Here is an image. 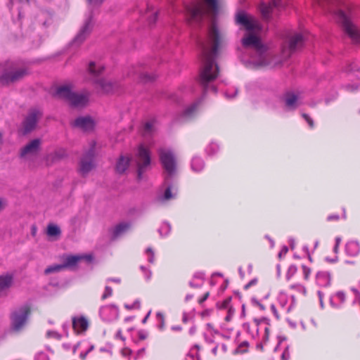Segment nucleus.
<instances>
[{"instance_id": "obj_1", "label": "nucleus", "mask_w": 360, "mask_h": 360, "mask_svg": "<svg viewBox=\"0 0 360 360\" xmlns=\"http://www.w3.org/2000/svg\"><path fill=\"white\" fill-rule=\"evenodd\" d=\"M195 40L202 62L198 82L202 90V96L184 111L183 117L185 118L193 116L197 106L207 92L217 93V87L214 84V82L218 76L219 67L215 62V59L218 51L226 44L224 33L219 30L214 22H212L205 36L197 37Z\"/></svg>"}, {"instance_id": "obj_2", "label": "nucleus", "mask_w": 360, "mask_h": 360, "mask_svg": "<svg viewBox=\"0 0 360 360\" xmlns=\"http://www.w3.org/2000/svg\"><path fill=\"white\" fill-rule=\"evenodd\" d=\"M242 42L245 47L253 49L255 56H251L250 62L254 66L275 68L281 65V58L268 52L266 47L257 36L249 34L243 39Z\"/></svg>"}, {"instance_id": "obj_3", "label": "nucleus", "mask_w": 360, "mask_h": 360, "mask_svg": "<svg viewBox=\"0 0 360 360\" xmlns=\"http://www.w3.org/2000/svg\"><path fill=\"white\" fill-rule=\"evenodd\" d=\"M207 9L201 3H195L185 7L188 20L191 25H200L206 14L215 16L219 12L218 0H203Z\"/></svg>"}, {"instance_id": "obj_4", "label": "nucleus", "mask_w": 360, "mask_h": 360, "mask_svg": "<svg viewBox=\"0 0 360 360\" xmlns=\"http://www.w3.org/2000/svg\"><path fill=\"white\" fill-rule=\"evenodd\" d=\"M318 4L325 8V3L328 4L335 5L338 4V0H316ZM326 10V8H325ZM328 12H333L330 8H328ZM335 15L338 22L342 27L345 32L349 37L352 41L355 44H360V30L353 24L350 18L343 11L338 9L334 11Z\"/></svg>"}, {"instance_id": "obj_5", "label": "nucleus", "mask_w": 360, "mask_h": 360, "mask_svg": "<svg viewBox=\"0 0 360 360\" xmlns=\"http://www.w3.org/2000/svg\"><path fill=\"white\" fill-rule=\"evenodd\" d=\"M30 74L29 69L20 62L8 60L4 63L0 75V83L9 85L20 82Z\"/></svg>"}, {"instance_id": "obj_6", "label": "nucleus", "mask_w": 360, "mask_h": 360, "mask_svg": "<svg viewBox=\"0 0 360 360\" xmlns=\"http://www.w3.org/2000/svg\"><path fill=\"white\" fill-rule=\"evenodd\" d=\"M54 96L58 98L63 99L68 102L73 107H83L88 103V95L77 94L72 91L69 85L58 86Z\"/></svg>"}, {"instance_id": "obj_7", "label": "nucleus", "mask_w": 360, "mask_h": 360, "mask_svg": "<svg viewBox=\"0 0 360 360\" xmlns=\"http://www.w3.org/2000/svg\"><path fill=\"white\" fill-rule=\"evenodd\" d=\"M103 69V65H97L94 62H90L88 67L89 72L95 77L94 82L96 87L100 88L104 93H113L118 88V84L116 82L105 78L97 77L102 73Z\"/></svg>"}, {"instance_id": "obj_8", "label": "nucleus", "mask_w": 360, "mask_h": 360, "mask_svg": "<svg viewBox=\"0 0 360 360\" xmlns=\"http://www.w3.org/2000/svg\"><path fill=\"white\" fill-rule=\"evenodd\" d=\"M285 39L282 44L283 57H290L293 53L302 49L304 44V37L300 33L288 32L284 35Z\"/></svg>"}, {"instance_id": "obj_9", "label": "nucleus", "mask_w": 360, "mask_h": 360, "mask_svg": "<svg viewBox=\"0 0 360 360\" xmlns=\"http://www.w3.org/2000/svg\"><path fill=\"white\" fill-rule=\"evenodd\" d=\"M134 161L137 167V179L141 180L143 174L150 168L151 162L150 151L143 144L139 146Z\"/></svg>"}, {"instance_id": "obj_10", "label": "nucleus", "mask_w": 360, "mask_h": 360, "mask_svg": "<svg viewBox=\"0 0 360 360\" xmlns=\"http://www.w3.org/2000/svg\"><path fill=\"white\" fill-rule=\"evenodd\" d=\"M160 160L166 173L165 183L169 180L176 172V158L171 149L160 148L158 150Z\"/></svg>"}, {"instance_id": "obj_11", "label": "nucleus", "mask_w": 360, "mask_h": 360, "mask_svg": "<svg viewBox=\"0 0 360 360\" xmlns=\"http://www.w3.org/2000/svg\"><path fill=\"white\" fill-rule=\"evenodd\" d=\"M95 146L96 143H92L79 160L78 172L82 176L88 175L96 167Z\"/></svg>"}, {"instance_id": "obj_12", "label": "nucleus", "mask_w": 360, "mask_h": 360, "mask_svg": "<svg viewBox=\"0 0 360 360\" xmlns=\"http://www.w3.org/2000/svg\"><path fill=\"white\" fill-rule=\"evenodd\" d=\"M30 308L27 306H22L11 314V327L14 331H20L25 325L30 314Z\"/></svg>"}, {"instance_id": "obj_13", "label": "nucleus", "mask_w": 360, "mask_h": 360, "mask_svg": "<svg viewBox=\"0 0 360 360\" xmlns=\"http://www.w3.org/2000/svg\"><path fill=\"white\" fill-rule=\"evenodd\" d=\"M235 19L237 25L243 27L248 31H260L262 29L258 20L244 11H238Z\"/></svg>"}, {"instance_id": "obj_14", "label": "nucleus", "mask_w": 360, "mask_h": 360, "mask_svg": "<svg viewBox=\"0 0 360 360\" xmlns=\"http://www.w3.org/2000/svg\"><path fill=\"white\" fill-rule=\"evenodd\" d=\"M235 19L237 25L243 27L248 31H260L262 29L258 20L244 11H238Z\"/></svg>"}, {"instance_id": "obj_15", "label": "nucleus", "mask_w": 360, "mask_h": 360, "mask_svg": "<svg viewBox=\"0 0 360 360\" xmlns=\"http://www.w3.org/2000/svg\"><path fill=\"white\" fill-rule=\"evenodd\" d=\"M284 7L282 0H271L269 4L262 3L259 8L264 20L269 21L274 15H277L276 11H281Z\"/></svg>"}, {"instance_id": "obj_16", "label": "nucleus", "mask_w": 360, "mask_h": 360, "mask_svg": "<svg viewBox=\"0 0 360 360\" xmlns=\"http://www.w3.org/2000/svg\"><path fill=\"white\" fill-rule=\"evenodd\" d=\"M41 116L42 112L39 109L32 108L30 110L22 122L23 134H27L33 131Z\"/></svg>"}, {"instance_id": "obj_17", "label": "nucleus", "mask_w": 360, "mask_h": 360, "mask_svg": "<svg viewBox=\"0 0 360 360\" xmlns=\"http://www.w3.org/2000/svg\"><path fill=\"white\" fill-rule=\"evenodd\" d=\"M94 27L93 15L91 13L85 20L84 25L80 28L79 32L72 41V44L76 46L80 45L90 34Z\"/></svg>"}, {"instance_id": "obj_18", "label": "nucleus", "mask_w": 360, "mask_h": 360, "mask_svg": "<svg viewBox=\"0 0 360 360\" xmlns=\"http://www.w3.org/2000/svg\"><path fill=\"white\" fill-rule=\"evenodd\" d=\"M99 314L103 321H110L118 318L119 310L114 304L105 305L100 308Z\"/></svg>"}, {"instance_id": "obj_19", "label": "nucleus", "mask_w": 360, "mask_h": 360, "mask_svg": "<svg viewBox=\"0 0 360 360\" xmlns=\"http://www.w3.org/2000/svg\"><path fill=\"white\" fill-rule=\"evenodd\" d=\"M41 141L39 139L32 140L20 150V158H25L27 155L37 154L40 148Z\"/></svg>"}, {"instance_id": "obj_20", "label": "nucleus", "mask_w": 360, "mask_h": 360, "mask_svg": "<svg viewBox=\"0 0 360 360\" xmlns=\"http://www.w3.org/2000/svg\"><path fill=\"white\" fill-rule=\"evenodd\" d=\"M283 99L288 110H295L299 106L298 96L292 91L285 93Z\"/></svg>"}, {"instance_id": "obj_21", "label": "nucleus", "mask_w": 360, "mask_h": 360, "mask_svg": "<svg viewBox=\"0 0 360 360\" xmlns=\"http://www.w3.org/2000/svg\"><path fill=\"white\" fill-rule=\"evenodd\" d=\"M73 126L83 131H90L94 127V122L90 117H79L75 120Z\"/></svg>"}, {"instance_id": "obj_22", "label": "nucleus", "mask_w": 360, "mask_h": 360, "mask_svg": "<svg viewBox=\"0 0 360 360\" xmlns=\"http://www.w3.org/2000/svg\"><path fill=\"white\" fill-rule=\"evenodd\" d=\"M131 160V158L129 157L120 155L116 162V172L120 174H124L129 168Z\"/></svg>"}, {"instance_id": "obj_23", "label": "nucleus", "mask_w": 360, "mask_h": 360, "mask_svg": "<svg viewBox=\"0 0 360 360\" xmlns=\"http://www.w3.org/2000/svg\"><path fill=\"white\" fill-rule=\"evenodd\" d=\"M89 326L87 319L84 316L73 317L72 318V327L77 332H83L86 330Z\"/></svg>"}, {"instance_id": "obj_24", "label": "nucleus", "mask_w": 360, "mask_h": 360, "mask_svg": "<svg viewBox=\"0 0 360 360\" xmlns=\"http://www.w3.org/2000/svg\"><path fill=\"white\" fill-rule=\"evenodd\" d=\"M158 12L155 10L153 6L148 4L143 17L146 19L149 25H153L155 23L158 18Z\"/></svg>"}, {"instance_id": "obj_25", "label": "nucleus", "mask_w": 360, "mask_h": 360, "mask_svg": "<svg viewBox=\"0 0 360 360\" xmlns=\"http://www.w3.org/2000/svg\"><path fill=\"white\" fill-rule=\"evenodd\" d=\"M316 283L321 287H327L330 284V274L327 271H319L316 276Z\"/></svg>"}, {"instance_id": "obj_26", "label": "nucleus", "mask_w": 360, "mask_h": 360, "mask_svg": "<svg viewBox=\"0 0 360 360\" xmlns=\"http://www.w3.org/2000/svg\"><path fill=\"white\" fill-rule=\"evenodd\" d=\"M345 252L348 256L356 257L360 252V245L357 241H349L345 245Z\"/></svg>"}, {"instance_id": "obj_27", "label": "nucleus", "mask_w": 360, "mask_h": 360, "mask_svg": "<svg viewBox=\"0 0 360 360\" xmlns=\"http://www.w3.org/2000/svg\"><path fill=\"white\" fill-rule=\"evenodd\" d=\"M82 259L80 255H68L67 256L63 263L64 268L73 269L75 268L78 262Z\"/></svg>"}, {"instance_id": "obj_28", "label": "nucleus", "mask_w": 360, "mask_h": 360, "mask_svg": "<svg viewBox=\"0 0 360 360\" xmlns=\"http://www.w3.org/2000/svg\"><path fill=\"white\" fill-rule=\"evenodd\" d=\"M164 185L167 186L164 194L162 195H160L158 197L157 200L160 202H163L165 201L169 200L172 198H174L176 196V193L172 192V186L169 184V180Z\"/></svg>"}, {"instance_id": "obj_29", "label": "nucleus", "mask_w": 360, "mask_h": 360, "mask_svg": "<svg viewBox=\"0 0 360 360\" xmlns=\"http://www.w3.org/2000/svg\"><path fill=\"white\" fill-rule=\"evenodd\" d=\"M13 281V275L11 274L0 275V292L10 288Z\"/></svg>"}, {"instance_id": "obj_30", "label": "nucleus", "mask_w": 360, "mask_h": 360, "mask_svg": "<svg viewBox=\"0 0 360 360\" xmlns=\"http://www.w3.org/2000/svg\"><path fill=\"white\" fill-rule=\"evenodd\" d=\"M129 228V224L122 222L116 225L112 229V238H116L124 233Z\"/></svg>"}, {"instance_id": "obj_31", "label": "nucleus", "mask_w": 360, "mask_h": 360, "mask_svg": "<svg viewBox=\"0 0 360 360\" xmlns=\"http://www.w3.org/2000/svg\"><path fill=\"white\" fill-rule=\"evenodd\" d=\"M292 303L291 304V305L288 307H285V305H286V303H287V295L283 293V292H281L279 296H278V302H279V304L281 305V307L283 308V309L284 311H285V312L288 313L290 311L291 309H292V307L294 304V302H295V297L294 296H292Z\"/></svg>"}, {"instance_id": "obj_32", "label": "nucleus", "mask_w": 360, "mask_h": 360, "mask_svg": "<svg viewBox=\"0 0 360 360\" xmlns=\"http://www.w3.org/2000/svg\"><path fill=\"white\" fill-rule=\"evenodd\" d=\"M205 167L204 161L198 157H195L191 161V168L193 171L198 172L203 169Z\"/></svg>"}, {"instance_id": "obj_33", "label": "nucleus", "mask_w": 360, "mask_h": 360, "mask_svg": "<svg viewBox=\"0 0 360 360\" xmlns=\"http://www.w3.org/2000/svg\"><path fill=\"white\" fill-rule=\"evenodd\" d=\"M154 131V121L150 120L146 122L143 127L142 134L145 137L150 136Z\"/></svg>"}, {"instance_id": "obj_34", "label": "nucleus", "mask_w": 360, "mask_h": 360, "mask_svg": "<svg viewBox=\"0 0 360 360\" xmlns=\"http://www.w3.org/2000/svg\"><path fill=\"white\" fill-rule=\"evenodd\" d=\"M46 233L49 236H59L61 233L60 228L55 224H50L47 226Z\"/></svg>"}, {"instance_id": "obj_35", "label": "nucleus", "mask_w": 360, "mask_h": 360, "mask_svg": "<svg viewBox=\"0 0 360 360\" xmlns=\"http://www.w3.org/2000/svg\"><path fill=\"white\" fill-rule=\"evenodd\" d=\"M171 231V225L168 222H163L158 229V232L161 236H167Z\"/></svg>"}, {"instance_id": "obj_36", "label": "nucleus", "mask_w": 360, "mask_h": 360, "mask_svg": "<svg viewBox=\"0 0 360 360\" xmlns=\"http://www.w3.org/2000/svg\"><path fill=\"white\" fill-rule=\"evenodd\" d=\"M139 78L140 82L147 83L153 81L155 79V75L147 72H141L139 74Z\"/></svg>"}, {"instance_id": "obj_37", "label": "nucleus", "mask_w": 360, "mask_h": 360, "mask_svg": "<svg viewBox=\"0 0 360 360\" xmlns=\"http://www.w3.org/2000/svg\"><path fill=\"white\" fill-rule=\"evenodd\" d=\"M64 269L65 268H64V266L63 264H55V265L49 266V267H47L44 270V274L47 275V274H52L54 272H58Z\"/></svg>"}, {"instance_id": "obj_38", "label": "nucleus", "mask_w": 360, "mask_h": 360, "mask_svg": "<svg viewBox=\"0 0 360 360\" xmlns=\"http://www.w3.org/2000/svg\"><path fill=\"white\" fill-rule=\"evenodd\" d=\"M297 266L293 264L290 265L288 267V269L286 275H285L286 279L288 281L290 280L291 278L297 273Z\"/></svg>"}, {"instance_id": "obj_39", "label": "nucleus", "mask_w": 360, "mask_h": 360, "mask_svg": "<svg viewBox=\"0 0 360 360\" xmlns=\"http://www.w3.org/2000/svg\"><path fill=\"white\" fill-rule=\"evenodd\" d=\"M219 150V146L217 143H210L207 148H206V151L208 155H214L215 153H217Z\"/></svg>"}, {"instance_id": "obj_40", "label": "nucleus", "mask_w": 360, "mask_h": 360, "mask_svg": "<svg viewBox=\"0 0 360 360\" xmlns=\"http://www.w3.org/2000/svg\"><path fill=\"white\" fill-rule=\"evenodd\" d=\"M290 288L292 290H295L300 292H302L304 295H305L307 292L305 287L300 283L291 285Z\"/></svg>"}, {"instance_id": "obj_41", "label": "nucleus", "mask_w": 360, "mask_h": 360, "mask_svg": "<svg viewBox=\"0 0 360 360\" xmlns=\"http://www.w3.org/2000/svg\"><path fill=\"white\" fill-rule=\"evenodd\" d=\"M156 316H157L158 321H160V324L158 326V328L160 330H162L165 328V317H164V315L161 312H158L156 314Z\"/></svg>"}, {"instance_id": "obj_42", "label": "nucleus", "mask_w": 360, "mask_h": 360, "mask_svg": "<svg viewBox=\"0 0 360 360\" xmlns=\"http://www.w3.org/2000/svg\"><path fill=\"white\" fill-rule=\"evenodd\" d=\"M34 360H50L49 356L44 352H39L34 356Z\"/></svg>"}, {"instance_id": "obj_43", "label": "nucleus", "mask_w": 360, "mask_h": 360, "mask_svg": "<svg viewBox=\"0 0 360 360\" xmlns=\"http://www.w3.org/2000/svg\"><path fill=\"white\" fill-rule=\"evenodd\" d=\"M46 337L48 338H55L57 340H60L61 338V335H60L58 332L54 330H49L46 332Z\"/></svg>"}, {"instance_id": "obj_44", "label": "nucleus", "mask_w": 360, "mask_h": 360, "mask_svg": "<svg viewBox=\"0 0 360 360\" xmlns=\"http://www.w3.org/2000/svg\"><path fill=\"white\" fill-rule=\"evenodd\" d=\"M146 253L148 255V261L153 264L155 261V254L151 248H148L146 250Z\"/></svg>"}, {"instance_id": "obj_45", "label": "nucleus", "mask_w": 360, "mask_h": 360, "mask_svg": "<svg viewBox=\"0 0 360 360\" xmlns=\"http://www.w3.org/2000/svg\"><path fill=\"white\" fill-rule=\"evenodd\" d=\"M112 288L109 286H106L105 288V292L103 294L101 298H102V300H105V299L110 297L112 295Z\"/></svg>"}, {"instance_id": "obj_46", "label": "nucleus", "mask_w": 360, "mask_h": 360, "mask_svg": "<svg viewBox=\"0 0 360 360\" xmlns=\"http://www.w3.org/2000/svg\"><path fill=\"white\" fill-rule=\"evenodd\" d=\"M303 276L305 280H308L311 274V269L305 265H302Z\"/></svg>"}, {"instance_id": "obj_47", "label": "nucleus", "mask_w": 360, "mask_h": 360, "mask_svg": "<svg viewBox=\"0 0 360 360\" xmlns=\"http://www.w3.org/2000/svg\"><path fill=\"white\" fill-rule=\"evenodd\" d=\"M302 117L306 120L311 128L314 127V121L306 113H302Z\"/></svg>"}, {"instance_id": "obj_48", "label": "nucleus", "mask_w": 360, "mask_h": 360, "mask_svg": "<svg viewBox=\"0 0 360 360\" xmlns=\"http://www.w3.org/2000/svg\"><path fill=\"white\" fill-rule=\"evenodd\" d=\"M231 300V297H229L226 298L225 300L223 301V302L221 304L220 308L221 309H229L230 308V302Z\"/></svg>"}, {"instance_id": "obj_49", "label": "nucleus", "mask_w": 360, "mask_h": 360, "mask_svg": "<svg viewBox=\"0 0 360 360\" xmlns=\"http://www.w3.org/2000/svg\"><path fill=\"white\" fill-rule=\"evenodd\" d=\"M140 269L145 274L146 278L149 280L151 277V272L143 266H141Z\"/></svg>"}, {"instance_id": "obj_50", "label": "nucleus", "mask_w": 360, "mask_h": 360, "mask_svg": "<svg viewBox=\"0 0 360 360\" xmlns=\"http://www.w3.org/2000/svg\"><path fill=\"white\" fill-rule=\"evenodd\" d=\"M290 358V353L288 351V347H285V350L281 354L282 360H288Z\"/></svg>"}, {"instance_id": "obj_51", "label": "nucleus", "mask_w": 360, "mask_h": 360, "mask_svg": "<svg viewBox=\"0 0 360 360\" xmlns=\"http://www.w3.org/2000/svg\"><path fill=\"white\" fill-rule=\"evenodd\" d=\"M128 309H132L134 308H139L140 307V302L139 301L134 302L132 304H125L124 306Z\"/></svg>"}, {"instance_id": "obj_52", "label": "nucleus", "mask_w": 360, "mask_h": 360, "mask_svg": "<svg viewBox=\"0 0 360 360\" xmlns=\"http://www.w3.org/2000/svg\"><path fill=\"white\" fill-rule=\"evenodd\" d=\"M337 297L340 300L341 303H343L345 300V295L342 291H338L336 293Z\"/></svg>"}, {"instance_id": "obj_53", "label": "nucleus", "mask_w": 360, "mask_h": 360, "mask_svg": "<svg viewBox=\"0 0 360 360\" xmlns=\"http://www.w3.org/2000/svg\"><path fill=\"white\" fill-rule=\"evenodd\" d=\"M189 285L193 288H200L202 285V282H194L191 281L189 282Z\"/></svg>"}, {"instance_id": "obj_54", "label": "nucleus", "mask_w": 360, "mask_h": 360, "mask_svg": "<svg viewBox=\"0 0 360 360\" xmlns=\"http://www.w3.org/2000/svg\"><path fill=\"white\" fill-rule=\"evenodd\" d=\"M193 278L198 279L199 280L198 282H202L203 283L204 274L202 273H200V272L195 273L194 274V276H193Z\"/></svg>"}, {"instance_id": "obj_55", "label": "nucleus", "mask_w": 360, "mask_h": 360, "mask_svg": "<svg viewBox=\"0 0 360 360\" xmlns=\"http://www.w3.org/2000/svg\"><path fill=\"white\" fill-rule=\"evenodd\" d=\"M88 3L92 6H100L104 1V0H87Z\"/></svg>"}, {"instance_id": "obj_56", "label": "nucleus", "mask_w": 360, "mask_h": 360, "mask_svg": "<svg viewBox=\"0 0 360 360\" xmlns=\"http://www.w3.org/2000/svg\"><path fill=\"white\" fill-rule=\"evenodd\" d=\"M233 313H234V310L232 307H230L228 309V314L225 318L226 321H229L231 320L232 316L233 315Z\"/></svg>"}, {"instance_id": "obj_57", "label": "nucleus", "mask_w": 360, "mask_h": 360, "mask_svg": "<svg viewBox=\"0 0 360 360\" xmlns=\"http://www.w3.org/2000/svg\"><path fill=\"white\" fill-rule=\"evenodd\" d=\"M237 93H238V89H234L231 94L229 93V91H226L225 93V96L228 98H233L237 94Z\"/></svg>"}, {"instance_id": "obj_58", "label": "nucleus", "mask_w": 360, "mask_h": 360, "mask_svg": "<svg viewBox=\"0 0 360 360\" xmlns=\"http://www.w3.org/2000/svg\"><path fill=\"white\" fill-rule=\"evenodd\" d=\"M288 251V248L285 245L283 246L281 250L278 253V257L281 258L283 257V255H285L287 254Z\"/></svg>"}, {"instance_id": "obj_59", "label": "nucleus", "mask_w": 360, "mask_h": 360, "mask_svg": "<svg viewBox=\"0 0 360 360\" xmlns=\"http://www.w3.org/2000/svg\"><path fill=\"white\" fill-rule=\"evenodd\" d=\"M257 280L256 278H254V279L251 280L248 283H247V284L245 285L244 288H245V290H247V289H248L250 286H252V285H253L256 284V283H257Z\"/></svg>"}, {"instance_id": "obj_60", "label": "nucleus", "mask_w": 360, "mask_h": 360, "mask_svg": "<svg viewBox=\"0 0 360 360\" xmlns=\"http://www.w3.org/2000/svg\"><path fill=\"white\" fill-rule=\"evenodd\" d=\"M340 218L338 214H331L327 217L328 221L338 220Z\"/></svg>"}, {"instance_id": "obj_61", "label": "nucleus", "mask_w": 360, "mask_h": 360, "mask_svg": "<svg viewBox=\"0 0 360 360\" xmlns=\"http://www.w3.org/2000/svg\"><path fill=\"white\" fill-rule=\"evenodd\" d=\"M210 295V293L207 292H206L198 301V302L200 304H202V302H204L209 297Z\"/></svg>"}, {"instance_id": "obj_62", "label": "nucleus", "mask_w": 360, "mask_h": 360, "mask_svg": "<svg viewBox=\"0 0 360 360\" xmlns=\"http://www.w3.org/2000/svg\"><path fill=\"white\" fill-rule=\"evenodd\" d=\"M139 338L140 340H145L147 338V333L143 331H139Z\"/></svg>"}, {"instance_id": "obj_63", "label": "nucleus", "mask_w": 360, "mask_h": 360, "mask_svg": "<svg viewBox=\"0 0 360 360\" xmlns=\"http://www.w3.org/2000/svg\"><path fill=\"white\" fill-rule=\"evenodd\" d=\"M82 257V259H86L88 262H91L93 259V257L90 255H81Z\"/></svg>"}, {"instance_id": "obj_64", "label": "nucleus", "mask_w": 360, "mask_h": 360, "mask_svg": "<svg viewBox=\"0 0 360 360\" xmlns=\"http://www.w3.org/2000/svg\"><path fill=\"white\" fill-rule=\"evenodd\" d=\"M271 311L272 312L274 313V314L275 315V316L278 319V313H277V310L276 309V307L274 305H271Z\"/></svg>"}]
</instances>
